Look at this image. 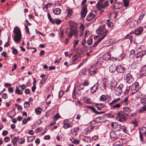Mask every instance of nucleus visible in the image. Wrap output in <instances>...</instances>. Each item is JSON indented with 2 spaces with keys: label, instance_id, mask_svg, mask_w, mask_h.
<instances>
[{
  "label": "nucleus",
  "instance_id": "ddd939ff",
  "mask_svg": "<svg viewBox=\"0 0 146 146\" xmlns=\"http://www.w3.org/2000/svg\"><path fill=\"white\" fill-rule=\"evenodd\" d=\"M116 71L117 72L119 73H124L125 72V68L121 65H118L117 66H116Z\"/></svg>",
  "mask_w": 146,
  "mask_h": 146
},
{
  "label": "nucleus",
  "instance_id": "0e129e2a",
  "mask_svg": "<svg viewBox=\"0 0 146 146\" xmlns=\"http://www.w3.org/2000/svg\"><path fill=\"white\" fill-rule=\"evenodd\" d=\"M84 140L87 142L89 143L90 142V139L88 137H86L85 138Z\"/></svg>",
  "mask_w": 146,
  "mask_h": 146
},
{
  "label": "nucleus",
  "instance_id": "2f4dec72",
  "mask_svg": "<svg viewBox=\"0 0 146 146\" xmlns=\"http://www.w3.org/2000/svg\"><path fill=\"white\" fill-rule=\"evenodd\" d=\"M123 109L124 111V112H125V113H126L127 114V115H128V114H129L131 112V110L128 107L125 108H123Z\"/></svg>",
  "mask_w": 146,
  "mask_h": 146
},
{
  "label": "nucleus",
  "instance_id": "3c124183",
  "mask_svg": "<svg viewBox=\"0 0 146 146\" xmlns=\"http://www.w3.org/2000/svg\"><path fill=\"white\" fill-rule=\"evenodd\" d=\"M60 117V116L58 114H56L54 116L53 119L54 121H56L58 120V118Z\"/></svg>",
  "mask_w": 146,
  "mask_h": 146
},
{
  "label": "nucleus",
  "instance_id": "69168bd1",
  "mask_svg": "<svg viewBox=\"0 0 146 146\" xmlns=\"http://www.w3.org/2000/svg\"><path fill=\"white\" fill-rule=\"evenodd\" d=\"M108 22V27H111L113 25V23L111 22H109V20H107Z\"/></svg>",
  "mask_w": 146,
  "mask_h": 146
},
{
  "label": "nucleus",
  "instance_id": "09e8293b",
  "mask_svg": "<svg viewBox=\"0 0 146 146\" xmlns=\"http://www.w3.org/2000/svg\"><path fill=\"white\" fill-rule=\"evenodd\" d=\"M79 40L77 39H76L74 40L73 41L74 46H73L74 48H75L76 46L77 45L79 42Z\"/></svg>",
  "mask_w": 146,
  "mask_h": 146
},
{
  "label": "nucleus",
  "instance_id": "473e14b6",
  "mask_svg": "<svg viewBox=\"0 0 146 146\" xmlns=\"http://www.w3.org/2000/svg\"><path fill=\"white\" fill-rule=\"evenodd\" d=\"M120 100V98H117L114 99L111 102L109 103V105H111L114 104L117 102H118Z\"/></svg>",
  "mask_w": 146,
  "mask_h": 146
},
{
  "label": "nucleus",
  "instance_id": "bb28decb",
  "mask_svg": "<svg viewBox=\"0 0 146 146\" xmlns=\"http://www.w3.org/2000/svg\"><path fill=\"white\" fill-rule=\"evenodd\" d=\"M128 101V98L127 97H125L120 100V103L121 105L122 103L127 104Z\"/></svg>",
  "mask_w": 146,
  "mask_h": 146
},
{
  "label": "nucleus",
  "instance_id": "5701e85b",
  "mask_svg": "<svg viewBox=\"0 0 146 146\" xmlns=\"http://www.w3.org/2000/svg\"><path fill=\"white\" fill-rule=\"evenodd\" d=\"M61 10L59 8L54 9L53 10V12L55 15H58L60 14Z\"/></svg>",
  "mask_w": 146,
  "mask_h": 146
},
{
  "label": "nucleus",
  "instance_id": "864d4df0",
  "mask_svg": "<svg viewBox=\"0 0 146 146\" xmlns=\"http://www.w3.org/2000/svg\"><path fill=\"white\" fill-rule=\"evenodd\" d=\"M24 106L25 108H28L30 106V104L29 102H26L24 103Z\"/></svg>",
  "mask_w": 146,
  "mask_h": 146
},
{
  "label": "nucleus",
  "instance_id": "4d7b16f0",
  "mask_svg": "<svg viewBox=\"0 0 146 146\" xmlns=\"http://www.w3.org/2000/svg\"><path fill=\"white\" fill-rule=\"evenodd\" d=\"M49 21L52 23V22H53L54 20L52 18L50 15L49 13H47Z\"/></svg>",
  "mask_w": 146,
  "mask_h": 146
},
{
  "label": "nucleus",
  "instance_id": "6ab92c4d",
  "mask_svg": "<svg viewBox=\"0 0 146 146\" xmlns=\"http://www.w3.org/2000/svg\"><path fill=\"white\" fill-rule=\"evenodd\" d=\"M116 70L117 67L115 65H111L109 67V71L112 73L114 72Z\"/></svg>",
  "mask_w": 146,
  "mask_h": 146
},
{
  "label": "nucleus",
  "instance_id": "37998d69",
  "mask_svg": "<svg viewBox=\"0 0 146 146\" xmlns=\"http://www.w3.org/2000/svg\"><path fill=\"white\" fill-rule=\"evenodd\" d=\"M97 89V88L96 86H94L92 87L91 88V92L92 93L94 92Z\"/></svg>",
  "mask_w": 146,
  "mask_h": 146
},
{
  "label": "nucleus",
  "instance_id": "7ed1b4c3",
  "mask_svg": "<svg viewBox=\"0 0 146 146\" xmlns=\"http://www.w3.org/2000/svg\"><path fill=\"white\" fill-rule=\"evenodd\" d=\"M108 31V30L105 29V26L104 25L100 26L99 28L96 30L97 33L102 35L101 37H103V38L107 34Z\"/></svg>",
  "mask_w": 146,
  "mask_h": 146
},
{
  "label": "nucleus",
  "instance_id": "c9c22d12",
  "mask_svg": "<svg viewBox=\"0 0 146 146\" xmlns=\"http://www.w3.org/2000/svg\"><path fill=\"white\" fill-rule=\"evenodd\" d=\"M79 127L75 128H74V131L73 132L72 134L73 135L76 136L77 135V133L79 131Z\"/></svg>",
  "mask_w": 146,
  "mask_h": 146
},
{
  "label": "nucleus",
  "instance_id": "20e7f679",
  "mask_svg": "<svg viewBox=\"0 0 146 146\" xmlns=\"http://www.w3.org/2000/svg\"><path fill=\"white\" fill-rule=\"evenodd\" d=\"M117 115V117H116V119L120 122H122L127 116V115L123 111H121L118 112Z\"/></svg>",
  "mask_w": 146,
  "mask_h": 146
},
{
  "label": "nucleus",
  "instance_id": "f3484780",
  "mask_svg": "<svg viewBox=\"0 0 146 146\" xmlns=\"http://www.w3.org/2000/svg\"><path fill=\"white\" fill-rule=\"evenodd\" d=\"M143 28L141 27H139L135 30V33L136 35H139L141 34L143 31Z\"/></svg>",
  "mask_w": 146,
  "mask_h": 146
},
{
  "label": "nucleus",
  "instance_id": "cd10ccee",
  "mask_svg": "<svg viewBox=\"0 0 146 146\" xmlns=\"http://www.w3.org/2000/svg\"><path fill=\"white\" fill-rule=\"evenodd\" d=\"M121 106V104L119 102V103H117L114 105L112 106L111 108L112 109H119L120 107Z\"/></svg>",
  "mask_w": 146,
  "mask_h": 146
},
{
  "label": "nucleus",
  "instance_id": "680f3d73",
  "mask_svg": "<svg viewBox=\"0 0 146 146\" xmlns=\"http://www.w3.org/2000/svg\"><path fill=\"white\" fill-rule=\"evenodd\" d=\"M2 98L4 99H6L8 98L7 94L5 93H3L2 95Z\"/></svg>",
  "mask_w": 146,
  "mask_h": 146
},
{
  "label": "nucleus",
  "instance_id": "412c9836",
  "mask_svg": "<svg viewBox=\"0 0 146 146\" xmlns=\"http://www.w3.org/2000/svg\"><path fill=\"white\" fill-rule=\"evenodd\" d=\"M139 84L137 82H135L132 86L131 88L132 90H137L139 88Z\"/></svg>",
  "mask_w": 146,
  "mask_h": 146
},
{
  "label": "nucleus",
  "instance_id": "bf43d9fd",
  "mask_svg": "<svg viewBox=\"0 0 146 146\" xmlns=\"http://www.w3.org/2000/svg\"><path fill=\"white\" fill-rule=\"evenodd\" d=\"M53 5L52 3H47L45 6V7L46 8H48L52 6Z\"/></svg>",
  "mask_w": 146,
  "mask_h": 146
},
{
  "label": "nucleus",
  "instance_id": "a211bd4d",
  "mask_svg": "<svg viewBox=\"0 0 146 146\" xmlns=\"http://www.w3.org/2000/svg\"><path fill=\"white\" fill-rule=\"evenodd\" d=\"M140 72L141 75L146 76V65H144L141 68Z\"/></svg>",
  "mask_w": 146,
  "mask_h": 146
},
{
  "label": "nucleus",
  "instance_id": "72a5a7b5",
  "mask_svg": "<svg viewBox=\"0 0 146 146\" xmlns=\"http://www.w3.org/2000/svg\"><path fill=\"white\" fill-rule=\"evenodd\" d=\"M104 38H103V37L100 38L98 40L96 41L94 43L93 46L94 47L98 45L99 42H100Z\"/></svg>",
  "mask_w": 146,
  "mask_h": 146
},
{
  "label": "nucleus",
  "instance_id": "7c9ffc66",
  "mask_svg": "<svg viewBox=\"0 0 146 146\" xmlns=\"http://www.w3.org/2000/svg\"><path fill=\"white\" fill-rule=\"evenodd\" d=\"M111 39H109L106 41L104 44L106 46H108L112 44L113 42H111Z\"/></svg>",
  "mask_w": 146,
  "mask_h": 146
},
{
  "label": "nucleus",
  "instance_id": "b1692460",
  "mask_svg": "<svg viewBox=\"0 0 146 146\" xmlns=\"http://www.w3.org/2000/svg\"><path fill=\"white\" fill-rule=\"evenodd\" d=\"M125 54L124 53H122L118 57L115 58V60L118 61L121 60H122L123 58L125 56Z\"/></svg>",
  "mask_w": 146,
  "mask_h": 146
},
{
  "label": "nucleus",
  "instance_id": "aec40b11",
  "mask_svg": "<svg viewBox=\"0 0 146 146\" xmlns=\"http://www.w3.org/2000/svg\"><path fill=\"white\" fill-rule=\"evenodd\" d=\"M110 137L113 141L115 140L117 138V135L114 132H111L110 133Z\"/></svg>",
  "mask_w": 146,
  "mask_h": 146
},
{
  "label": "nucleus",
  "instance_id": "e2e57ef3",
  "mask_svg": "<svg viewBox=\"0 0 146 146\" xmlns=\"http://www.w3.org/2000/svg\"><path fill=\"white\" fill-rule=\"evenodd\" d=\"M88 108L92 110L95 113H96V112H97V111L93 107L89 106Z\"/></svg>",
  "mask_w": 146,
  "mask_h": 146
},
{
  "label": "nucleus",
  "instance_id": "de8ad7c7",
  "mask_svg": "<svg viewBox=\"0 0 146 146\" xmlns=\"http://www.w3.org/2000/svg\"><path fill=\"white\" fill-rule=\"evenodd\" d=\"M66 10L68 15L69 16H71L73 13L72 10L71 9H67Z\"/></svg>",
  "mask_w": 146,
  "mask_h": 146
},
{
  "label": "nucleus",
  "instance_id": "393cba45",
  "mask_svg": "<svg viewBox=\"0 0 146 146\" xmlns=\"http://www.w3.org/2000/svg\"><path fill=\"white\" fill-rule=\"evenodd\" d=\"M19 138L17 137H15L14 138L12 139V143L13 144V145L14 146H17V141H18Z\"/></svg>",
  "mask_w": 146,
  "mask_h": 146
},
{
  "label": "nucleus",
  "instance_id": "4468645a",
  "mask_svg": "<svg viewBox=\"0 0 146 146\" xmlns=\"http://www.w3.org/2000/svg\"><path fill=\"white\" fill-rule=\"evenodd\" d=\"M146 54V51L145 50H142L138 52L135 55L136 58L141 57L143 55Z\"/></svg>",
  "mask_w": 146,
  "mask_h": 146
},
{
  "label": "nucleus",
  "instance_id": "39448f33",
  "mask_svg": "<svg viewBox=\"0 0 146 146\" xmlns=\"http://www.w3.org/2000/svg\"><path fill=\"white\" fill-rule=\"evenodd\" d=\"M111 84V82L105 78L102 81L101 89L102 90H106L107 88H109V85Z\"/></svg>",
  "mask_w": 146,
  "mask_h": 146
},
{
  "label": "nucleus",
  "instance_id": "a19ab883",
  "mask_svg": "<svg viewBox=\"0 0 146 146\" xmlns=\"http://www.w3.org/2000/svg\"><path fill=\"white\" fill-rule=\"evenodd\" d=\"M77 88L78 90H83L84 88V85L82 84H78L77 86Z\"/></svg>",
  "mask_w": 146,
  "mask_h": 146
},
{
  "label": "nucleus",
  "instance_id": "9d476101",
  "mask_svg": "<svg viewBox=\"0 0 146 146\" xmlns=\"http://www.w3.org/2000/svg\"><path fill=\"white\" fill-rule=\"evenodd\" d=\"M96 13V12L95 11H93L87 15L86 18V20L88 21H91L95 17Z\"/></svg>",
  "mask_w": 146,
  "mask_h": 146
},
{
  "label": "nucleus",
  "instance_id": "c756f323",
  "mask_svg": "<svg viewBox=\"0 0 146 146\" xmlns=\"http://www.w3.org/2000/svg\"><path fill=\"white\" fill-rule=\"evenodd\" d=\"M79 56L77 55H74L72 57V61L74 63L79 58Z\"/></svg>",
  "mask_w": 146,
  "mask_h": 146
},
{
  "label": "nucleus",
  "instance_id": "603ef678",
  "mask_svg": "<svg viewBox=\"0 0 146 146\" xmlns=\"http://www.w3.org/2000/svg\"><path fill=\"white\" fill-rule=\"evenodd\" d=\"M21 141H19L18 143L21 144H22L25 143V139L24 138H22L20 139Z\"/></svg>",
  "mask_w": 146,
  "mask_h": 146
},
{
  "label": "nucleus",
  "instance_id": "6e6d98bb",
  "mask_svg": "<svg viewBox=\"0 0 146 146\" xmlns=\"http://www.w3.org/2000/svg\"><path fill=\"white\" fill-rule=\"evenodd\" d=\"M106 98V96L104 95H102L100 98V100L101 101L105 100Z\"/></svg>",
  "mask_w": 146,
  "mask_h": 146
},
{
  "label": "nucleus",
  "instance_id": "13d9d810",
  "mask_svg": "<svg viewBox=\"0 0 146 146\" xmlns=\"http://www.w3.org/2000/svg\"><path fill=\"white\" fill-rule=\"evenodd\" d=\"M92 43V38H89L87 40V44L89 45H91Z\"/></svg>",
  "mask_w": 146,
  "mask_h": 146
},
{
  "label": "nucleus",
  "instance_id": "c03bdc74",
  "mask_svg": "<svg viewBox=\"0 0 146 146\" xmlns=\"http://www.w3.org/2000/svg\"><path fill=\"white\" fill-rule=\"evenodd\" d=\"M124 5L125 7H127L129 4V0H123Z\"/></svg>",
  "mask_w": 146,
  "mask_h": 146
},
{
  "label": "nucleus",
  "instance_id": "5fc2aeb1",
  "mask_svg": "<svg viewBox=\"0 0 146 146\" xmlns=\"http://www.w3.org/2000/svg\"><path fill=\"white\" fill-rule=\"evenodd\" d=\"M12 49L13 50V54L16 55L18 53V50L16 49L15 48L13 47L12 48Z\"/></svg>",
  "mask_w": 146,
  "mask_h": 146
},
{
  "label": "nucleus",
  "instance_id": "338daca9",
  "mask_svg": "<svg viewBox=\"0 0 146 146\" xmlns=\"http://www.w3.org/2000/svg\"><path fill=\"white\" fill-rule=\"evenodd\" d=\"M8 133V131L6 130H4L2 132V135L3 136H5L7 135Z\"/></svg>",
  "mask_w": 146,
  "mask_h": 146
},
{
  "label": "nucleus",
  "instance_id": "1a4fd4ad",
  "mask_svg": "<svg viewBox=\"0 0 146 146\" xmlns=\"http://www.w3.org/2000/svg\"><path fill=\"white\" fill-rule=\"evenodd\" d=\"M73 35L74 36L75 38H76L78 36V31L76 29H71L70 33L68 34V37L69 38H70Z\"/></svg>",
  "mask_w": 146,
  "mask_h": 146
},
{
  "label": "nucleus",
  "instance_id": "58836bf2",
  "mask_svg": "<svg viewBox=\"0 0 146 146\" xmlns=\"http://www.w3.org/2000/svg\"><path fill=\"white\" fill-rule=\"evenodd\" d=\"M146 111V105L142 107L139 110V113H142Z\"/></svg>",
  "mask_w": 146,
  "mask_h": 146
},
{
  "label": "nucleus",
  "instance_id": "774afa93",
  "mask_svg": "<svg viewBox=\"0 0 146 146\" xmlns=\"http://www.w3.org/2000/svg\"><path fill=\"white\" fill-rule=\"evenodd\" d=\"M8 91L11 93H12L13 92V88L12 87L9 88L8 89Z\"/></svg>",
  "mask_w": 146,
  "mask_h": 146
},
{
  "label": "nucleus",
  "instance_id": "49530a36",
  "mask_svg": "<svg viewBox=\"0 0 146 146\" xmlns=\"http://www.w3.org/2000/svg\"><path fill=\"white\" fill-rule=\"evenodd\" d=\"M133 37L132 36L129 35H126L124 39H129L130 42L131 43L132 42L133 40Z\"/></svg>",
  "mask_w": 146,
  "mask_h": 146
},
{
  "label": "nucleus",
  "instance_id": "0eeeda50",
  "mask_svg": "<svg viewBox=\"0 0 146 146\" xmlns=\"http://www.w3.org/2000/svg\"><path fill=\"white\" fill-rule=\"evenodd\" d=\"M108 6V2L106 1L105 2L104 4H103L102 3H100V2L97 3L96 5V7L98 9H105Z\"/></svg>",
  "mask_w": 146,
  "mask_h": 146
},
{
  "label": "nucleus",
  "instance_id": "052dcab7",
  "mask_svg": "<svg viewBox=\"0 0 146 146\" xmlns=\"http://www.w3.org/2000/svg\"><path fill=\"white\" fill-rule=\"evenodd\" d=\"M64 92L62 90H60L59 92L58 96L59 98L61 97L63 95Z\"/></svg>",
  "mask_w": 146,
  "mask_h": 146
},
{
  "label": "nucleus",
  "instance_id": "c85d7f7f",
  "mask_svg": "<svg viewBox=\"0 0 146 146\" xmlns=\"http://www.w3.org/2000/svg\"><path fill=\"white\" fill-rule=\"evenodd\" d=\"M110 55L109 54L107 53L104 54L103 56V58L104 60H108L110 59Z\"/></svg>",
  "mask_w": 146,
  "mask_h": 146
},
{
  "label": "nucleus",
  "instance_id": "8fccbe9b",
  "mask_svg": "<svg viewBox=\"0 0 146 146\" xmlns=\"http://www.w3.org/2000/svg\"><path fill=\"white\" fill-rule=\"evenodd\" d=\"M87 72L88 73V69L86 68L84 70H82V74L83 75L85 76L87 74Z\"/></svg>",
  "mask_w": 146,
  "mask_h": 146
},
{
  "label": "nucleus",
  "instance_id": "ea45409f",
  "mask_svg": "<svg viewBox=\"0 0 146 146\" xmlns=\"http://www.w3.org/2000/svg\"><path fill=\"white\" fill-rule=\"evenodd\" d=\"M131 122L134 126H137L138 125V121L137 119H133L131 121Z\"/></svg>",
  "mask_w": 146,
  "mask_h": 146
},
{
  "label": "nucleus",
  "instance_id": "f8f14e48",
  "mask_svg": "<svg viewBox=\"0 0 146 146\" xmlns=\"http://www.w3.org/2000/svg\"><path fill=\"white\" fill-rule=\"evenodd\" d=\"M87 8L85 6H84L82 7V9L81 12V16L82 18H84L87 13Z\"/></svg>",
  "mask_w": 146,
  "mask_h": 146
},
{
  "label": "nucleus",
  "instance_id": "f03ea898",
  "mask_svg": "<svg viewBox=\"0 0 146 146\" xmlns=\"http://www.w3.org/2000/svg\"><path fill=\"white\" fill-rule=\"evenodd\" d=\"M13 32L14 35L13 38L16 42L18 43L21 37V34L20 28L18 27H15L14 29Z\"/></svg>",
  "mask_w": 146,
  "mask_h": 146
},
{
  "label": "nucleus",
  "instance_id": "a878e982",
  "mask_svg": "<svg viewBox=\"0 0 146 146\" xmlns=\"http://www.w3.org/2000/svg\"><path fill=\"white\" fill-rule=\"evenodd\" d=\"M35 111L36 114L39 115L41 114L42 111V109L40 107H38L36 108L35 109Z\"/></svg>",
  "mask_w": 146,
  "mask_h": 146
},
{
  "label": "nucleus",
  "instance_id": "4c0bfd02",
  "mask_svg": "<svg viewBox=\"0 0 146 146\" xmlns=\"http://www.w3.org/2000/svg\"><path fill=\"white\" fill-rule=\"evenodd\" d=\"M80 31V32L81 33V34L80 35V36H82L84 31V27L83 25L81 24L80 26L79 27Z\"/></svg>",
  "mask_w": 146,
  "mask_h": 146
},
{
  "label": "nucleus",
  "instance_id": "2eb2a0df",
  "mask_svg": "<svg viewBox=\"0 0 146 146\" xmlns=\"http://www.w3.org/2000/svg\"><path fill=\"white\" fill-rule=\"evenodd\" d=\"M105 60L103 58H99L95 64H96L98 67L100 66V65H102L104 62Z\"/></svg>",
  "mask_w": 146,
  "mask_h": 146
},
{
  "label": "nucleus",
  "instance_id": "f704fd0d",
  "mask_svg": "<svg viewBox=\"0 0 146 146\" xmlns=\"http://www.w3.org/2000/svg\"><path fill=\"white\" fill-rule=\"evenodd\" d=\"M141 102L143 104L146 103V96H144L141 98Z\"/></svg>",
  "mask_w": 146,
  "mask_h": 146
},
{
  "label": "nucleus",
  "instance_id": "dca6fc26",
  "mask_svg": "<svg viewBox=\"0 0 146 146\" xmlns=\"http://www.w3.org/2000/svg\"><path fill=\"white\" fill-rule=\"evenodd\" d=\"M94 127V126H89L87 128L84 129V133L86 134L89 133Z\"/></svg>",
  "mask_w": 146,
  "mask_h": 146
},
{
  "label": "nucleus",
  "instance_id": "9b49d317",
  "mask_svg": "<svg viewBox=\"0 0 146 146\" xmlns=\"http://www.w3.org/2000/svg\"><path fill=\"white\" fill-rule=\"evenodd\" d=\"M126 80L127 83L131 84L133 81V78L131 74L128 73L126 76Z\"/></svg>",
  "mask_w": 146,
  "mask_h": 146
},
{
  "label": "nucleus",
  "instance_id": "4be33fe9",
  "mask_svg": "<svg viewBox=\"0 0 146 146\" xmlns=\"http://www.w3.org/2000/svg\"><path fill=\"white\" fill-rule=\"evenodd\" d=\"M139 133H141L143 135L146 134V127H143L140 129H139Z\"/></svg>",
  "mask_w": 146,
  "mask_h": 146
},
{
  "label": "nucleus",
  "instance_id": "a18cd8bd",
  "mask_svg": "<svg viewBox=\"0 0 146 146\" xmlns=\"http://www.w3.org/2000/svg\"><path fill=\"white\" fill-rule=\"evenodd\" d=\"M15 92L18 95L22 94V92L18 88H17L15 90Z\"/></svg>",
  "mask_w": 146,
  "mask_h": 146
},
{
  "label": "nucleus",
  "instance_id": "423d86ee",
  "mask_svg": "<svg viewBox=\"0 0 146 146\" xmlns=\"http://www.w3.org/2000/svg\"><path fill=\"white\" fill-rule=\"evenodd\" d=\"M98 68V66L96 64H94L88 69V73L89 75H91L96 74L97 72V69Z\"/></svg>",
  "mask_w": 146,
  "mask_h": 146
},
{
  "label": "nucleus",
  "instance_id": "79ce46f5",
  "mask_svg": "<svg viewBox=\"0 0 146 146\" xmlns=\"http://www.w3.org/2000/svg\"><path fill=\"white\" fill-rule=\"evenodd\" d=\"M61 22V20L58 19H56L54 20V21L52 22V23H56V24L58 25Z\"/></svg>",
  "mask_w": 146,
  "mask_h": 146
},
{
  "label": "nucleus",
  "instance_id": "6e6552de",
  "mask_svg": "<svg viewBox=\"0 0 146 146\" xmlns=\"http://www.w3.org/2000/svg\"><path fill=\"white\" fill-rule=\"evenodd\" d=\"M145 15V14L144 13H141V14L139 16V19L137 20V21H135V22H136L137 24L136 25H135V22L133 23L132 22V24H131L130 25V26L131 27H134L136 26V25H137L139 24L140 23L141 20L143 19V17H144V15Z\"/></svg>",
  "mask_w": 146,
  "mask_h": 146
},
{
  "label": "nucleus",
  "instance_id": "e433bc0d",
  "mask_svg": "<svg viewBox=\"0 0 146 146\" xmlns=\"http://www.w3.org/2000/svg\"><path fill=\"white\" fill-rule=\"evenodd\" d=\"M84 102L85 104H89L90 103V99L89 98H84L83 99Z\"/></svg>",
  "mask_w": 146,
  "mask_h": 146
},
{
  "label": "nucleus",
  "instance_id": "f257e3e1",
  "mask_svg": "<svg viewBox=\"0 0 146 146\" xmlns=\"http://www.w3.org/2000/svg\"><path fill=\"white\" fill-rule=\"evenodd\" d=\"M129 88H128L126 86H124L123 84H120L118 86L115 88L114 93L116 95L119 96L122 93L123 90L125 94H127L129 92Z\"/></svg>",
  "mask_w": 146,
  "mask_h": 146
}]
</instances>
